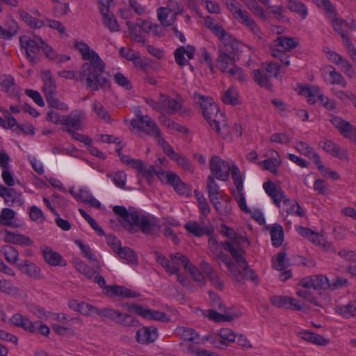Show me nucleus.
<instances>
[{"mask_svg": "<svg viewBox=\"0 0 356 356\" xmlns=\"http://www.w3.org/2000/svg\"><path fill=\"white\" fill-rule=\"evenodd\" d=\"M74 47L79 50L85 62L79 72L73 70H62L58 72L60 77L74 79L75 81L85 80L88 88L92 91L99 89L110 88V81L106 74V65L99 56L83 42H76Z\"/></svg>", "mask_w": 356, "mask_h": 356, "instance_id": "1", "label": "nucleus"}, {"mask_svg": "<svg viewBox=\"0 0 356 356\" xmlns=\"http://www.w3.org/2000/svg\"><path fill=\"white\" fill-rule=\"evenodd\" d=\"M193 99L201 108L202 115L211 127L223 138H228L230 130L227 127V120L223 113L220 112L218 106L210 97L194 92Z\"/></svg>", "mask_w": 356, "mask_h": 356, "instance_id": "2", "label": "nucleus"}, {"mask_svg": "<svg viewBox=\"0 0 356 356\" xmlns=\"http://www.w3.org/2000/svg\"><path fill=\"white\" fill-rule=\"evenodd\" d=\"M113 211L121 217V224L130 233H135L138 228L143 233L147 234L151 233L156 226V220L153 217L145 216L138 211H128L122 206H114Z\"/></svg>", "mask_w": 356, "mask_h": 356, "instance_id": "3", "label": "nucleus"}, {"mask_svg": "<svg viewBox=\"0 0 356 356\" xmlns=\"http://www.w3.org/2000/svg\"><path fill=\"white\" fill-rule=\"evenodd\" d=\"M19 42L22 47L25 49L27 58L33 63L38 62V54L40 49L43 51L47 58H55V51L39 36L31 38L28 35H23L20 37Z\"/></svg>", "mask_w": 356, "mask_h": 356, "instance_id": "4", "label": "nucleus"}, {"mask_svg": "<svg viewBox=\"0 0 356 356\" xmlns=\"http://www.w3.org/2000/svg\"><path fill=\"white\" fill-rule=\"evenodd\" d=\"M131 126L150 136L155 137L159 145V140L164 139L161 137V131L156 122L147 115L137 114L131 122Z\"/></svg>", "mask_w": 356, "mask_h": 356, "instance_id": "5", "label": "nucleus"}, {"mask_svg": "<svg viewBox=\"0 0 356 356\" xmlns=\"http://www.w3.org/2000/svg\"><path fill=\"white\" fill-rule=\"evenodd\" d=\"M216 67L222 72L228 74L241 82L245 81L247 79L241 69L236 66L235 56L219 54L216 59Z\"/></svg>", "mask_w": 356, "mask_h": 356, "instance_id": "6", "label": "nucleus"}, {"mask_svg": "<svg viewBox=\"0 0 356 356\" xmlns=\"http://www.w3.org/2000/svg\"><path fill=\"white\" fill-rule=\"evenodd\" d=\"M232 179L236 187L232 191V195L237 202L239 208L244 212H248V208L246 205L245 195L243 193V179L241 172L238 167L234 163L231 171Z\"/></svg>", "mask_w": 356, "mask_h": 356, "instance_id": "7", "label": "nucleus"}, {"mask_svg": "<svg viewBox=\"0 0 356 356\" xmlns=\"http://www.w3.org/2000/svg\"><path fill=\"white\" fill-rule=\"evenodd\" d=\"M234 163L227 162L218 156H213L209 162V169L213 176L221 181H227Z\"/></svg>", "mask_w": 356, "mask_h": 356, "instance_id": "8", "label": "nucleus"}, {"mask_svg": "<svg viewBox=\"0 0 356 356\" xmlns=\"http://www.w3.org/2000/svg\"><path fill=\"white\" fill-rule=\"evenodd\" d=\"M159 145L162 147L164 153L169 156L170 159L175 161L183 170L191 173L194 172V168L189 160L184 156L175 152L172 146L166 142L165 139L159 140Z\"/></svg>", "mask_w": 356, "mask_h": 356, "instance_id": "9", "label": "nucleus"}, {"mask_svg": "<svg viewBox=\"0 0 356 356\" xmlns=\"http://www.w3.org/2000/svg\"><path fill=\"white\" fill-rule=\"evenodd\" d=\"M302 288H309L314 290L329 289L330 280L323 275H312L302 278L299 282Z\"/></svg>", "mask_w": 356, "mask_h": 356, "instance_id": "10", "label": "nucleus"}, {"mask_svg": "<svg viewBox=\"0 0 356 356\" xmlns=\"http://www.w3.org/2000/svg\"><path fill=\"white\" fill-rule=\"evenodd\" d=\"M86 119V114L83 110H74L68 115L62 117L61 124L67 129L74 128L76 130L81 129L82 124Z\"/></svg>", "mask_w": 356, "mask_h": 356, "instance_id": "11", "label": "nucleus"}, {"mask_svg": "<svg viewBox=\"0 0 356 356\" xmlns=\"http://www.w3.org/2000/svg\"><path fill=\"white\" fill-rule=\"evenodd\" d=\"M129 309L146 319L161 322H166L169 320L164 312L143 307L139 305H131L129 306Z\"/></svg>", "mask_w": 356, "mask_h": 356, "instance_id": "12", "label": "nucleus"}, {"mask_svg": "<svg viewBox=\"0 0 356 356\" xmlns=\"http://www.w3.org/2000/svg\"><path fill=\"white\" fill-rule=\"evenodd\" d=\"M331 122L342 136L356 143V127L337 116L333 117Z\"/></svg>", "mask_w": 356, "mask_h": 356, "instance_id": "13", "label": "nucleus"}, {"mask_svg": "<svg viewBox=\"0 0 356 356\" xmlns=\"http://www.w3.org/2000/svg\"><path fill=\"white\" fill-rule=\"evenodd\" d=\"M195 48L192 45L181 46L174 52L175 62L179 66L188 65V60L194 58Z\"/></svg>", "mask_w": 356, "mask_h": 356, "instance_id": "14", "label": "nucleus"}, {"mask_svg": "<svg viewBox=\"0 0 356 356\" xmlns=\"http://www.w3.org/2000/svg\"><path fill=\"white\" fill-rule=\"evenodd\" d=\"M271 303L276 307L301 311L302 306L299 302L289 296H275L271 298Z\"/></svg>", "mask_w": 356, "mask_h": 356, "instance_id": "15", "label": "nucleus"}, {"mask_svg": "<svg viewBox=\"0 0 356 356\" xmlns=\"http://www.w3.org/2000/svg\"><path fill=\"white\" fill-rule=\"evenodd\" d=\"M240 43L231 35L220 41L218 46L220 54L235 56L239 50Z\"/></svg>", "mask_w": 356, "mask_h": 356, "instance_id": "16", "label": "nucleus"}, {"mask_svg": "<svg viewBox=\"0 0 356 356\" xmlns=\"http://www.w3.org/2000/svg\"><path fill=\"white\" fill-rule=\"evenodd\" d=\"M263 188L268 196L273 199L274 204L280 207L281 202L286 198L282 188L270 180L264 183Z\"/></svg>", "mask_w": 356, "mask_h": 356, "instance_id": "17", "label": "nucleus"}, {"mask_svg": "<svg viewBox=\"0 0 356 356\" xmlns=\"http://www.w3.org/2000/svg\"><path fill=\"white\" fill-rule=\"evenodd\" d=\"M0 197L3 198L4 201L11 206H22L23 204L20 193L17 192L12 188H7L2 184H0Z\"/></svg>", "mask_w": 356, "mask_h": 356, "instance_id": "18", "label": "nucleus"}, {"mask_svg": "<svg viewBox=\"0 0 356 356\" xmlns=\"http://www.w3.org/2000/svg\"><path fill=\"white\" fill-rule=\"evenodd\" d=\"M158 337L157 329L155 327H143L136 331V340L141 344L153 343Z\"/></svg>", "mask_w": 356, "mask_h": 356, "instance_id": "19", "label": "nucleus"}, {"mask_svg": "<svg viewBox=\"0 0 356 356\" xmlns=\"http://www.w3.org/2000/svg\"><path fill=\"white\" fill-rule=\"evenodd\" d=\"M181 13L179 6L177 10L175 8L172 9L161 7L157 10L158 19L163 26H169L175 22L177 15Z\"/></svg>", "mask_w": 356, "mask_h": 356, "instance_id": "20", "label": "nucleus"}, {"mask_svg": "<svg viewBox=\"0 0 356 356\" xmlns=\"http://www.w3.org/2000/svg\"><path fill=\"white\" fill-rule=\"evenodd\" d=\"M271 152L270 157L258 163V164L266 170L270 171L275 175H278V168L282 164L279 153L275 150H270Z\"/></svg>", "mask_w": 356, "mask_h": 356, "instance_id": "21", "label": "nucleus"}, {"mask_svg": "<svg viewBox=\"0 0 356 356\" xmlns=\"http://www.w3.org/2000/svg\"><path fill=\"white\" fill-rule=\"evenodd\" d=\"M296 149L300 154L313 159L315 164L317 165L318 169L323 168V165L321 161L320 156L314 150V149L307 143L298 141L296 143Z\"/></svg>", "mask_w": 356, "mask_h": 356, "instance_id": "22", "label": "nucleus"}, {"mask_svg": "<svg viewBox=\"0 0 356 356\" xmlns=\"http://www.w3.org/2000/svg\"><path fill=\"white\" fill-rule=\"evenodd\" d=\"M17 266L20 271L33 279L41 280L43 278L40 268L29 260H24L17 264Z\"/></svg>", "mask_w": 356, "mask_h": 356, "instance_id": "23", "label": "nucleus"}, {"mask_svg": "<svg viewBox=\"0 0 356 356\" xmlns=\"http://www.w3.org/2000/svg\"><path fill=\"white\" fill-rule=\"evenodd\" d=\"M321 145L327 153H329L332 156L342 160L348 159V154L346 151L340 148V147L333 141L325 139L321 142Z\"/></svg>", "mask_w": 356, "mask_h": 356, "instance_id": "24", "label": "nucleus"}, {"mask_svg": "<svg viewBox=\"0 0 356 356\" xmlns=\"http://www.w3.org/2000/svg\"><path fill=\"white\" fill-rule=\"evenodd\" d=\"M231 199L227 195H220V197L214 200L213 202H210L215 210L222 216H227L232 211Z\"/></svg>", "mask_w": 356, "mask_h": 356, "instance_id": "25", "label": "nucleus"}, {"mask_svg": "<svg viewBox=\"0 0 356 356\" xmlns=\"http://www.w3.org/2000/svg\"><path fill=\"white\" fill-rule=\"evenodd\" d=\"M42 92H44L45 99H48L56 95L57 86L54 79L51 76L49 71H47L44 74Z\"/></svg>", "mask_w": 356, "mask_h": 356, "instance_id": "26", "label": "nucleus"}, {"mask_svg": "<svg viewBox=\"0 0 356 356\" xmlns=\"http://www.w3.org/2000/svg\"><path fill=\"white\" fill-rule=\"evenodd\" d=\"M297 334L300 339L318 346H326L329 343L327 339L309 331H301L298 332Z\"/></svg>", "mask_w": 356, "mask_h": 356, "instance_id": "27", "label": "nucleus"}, {"mask_svg": "<svg viewBox=\"0 0 356 356\" xmlns=\"http://www.w3.org/2000/svg\"><path fill=\"white\" fill-rule=\"evenodd\" d=\"M298 42L296 41L293 38L286 36H280L273 42V46L278 47L284 51H290L297 47Z\"/></svg>", "mask_w": 356, "mask_h": 356, "instance_id": "28", "label": "nucleus"}, {"mask_svg": "<svg viewBox=\"0 0 356 356\" xmlns=\"http://www.w3.org/2000/svg\"><path fill=\"white\" fill-rule=\"evenodd\" d=\"M208 243L209 249L212 252L213 255L215 257V259H218L223 263L224 261L229 258V256L223 253L222 250V243H218L215 236H211L208 241Z\"/></svg>", "mask_w": 356, "mask_h": 356, "instance_id": "29", "label": "nucleus"}, {"mask_svg": "<svg viewBox=\"0 0 356 356\" xmlns=\"http://www.w3.org/2000/svg\"><path fill=\"white\" fill-rule=\"evenodd\" d=\"M222 245L225 250L229 252L239 267L247 262L243 257L245 250L241 248H232L228 243H222Z\"/></svg>", "mask_w": 356, "mask_h": 356, "instance_id": "30", "label": "nucleus"}, {"mask_svg": "<svg viewBox=\"0 0 356 356\" xmlns=\"http://www.w3.org/2000/svg\"><path fill=\"white\" fill-rule=\"evenodd\" d=\"M75 243L80 248L83 255L89 261L91 264H95V268L96 270H100L101 266L99 264L98 259L93 254L92 249L88 245L83 244L81 241L76 240Z\"/></svg>", "mask_w": 356, "mask_h": 356, "instance_id": "31", "label": "nucleus"}, {"mask_svg": "<svg viewBox=\"0 0 356 356\" xmlns=\"http://www.w3.org/2000/svg\"><path fill=\"white\" fill-rule=\"evenodd\" d=\"M241 314H220L213 309H209L207 311V315L209 319L215 322H229L234 320L236 318L239 317Z\"/></svg>", "mask_w": 356, "mask_h": 356, "instance_id": "32", "label": "nucleus"}, {"mask_svg": "<svg viewBox=\"0 0 356 356\" xmlns=\"http://www.w3.org/2000/svg\"><path fill=\"white\" fill-rule=\"evenodd\" d=\"M74 264L76 269L84 275L87 278L92 279L94 275L99 273L100 270H96L95 268V264H92V267H90L87 266L85 263H83L81 260L79 259H74Z\"/></svg>", "mask_w": 356, "mask_h": 356, "instance_id": "33", "label": "nucleus"}, {"mask_svg": "<svg viewBox=\"0 0 356 356\" xmlns=\"http://www.w3.org/2000/svg\"><path fill=\"white\" fill-rule=\"evenodd\" d=\"M337 314L345 318H350L356 316V299L350 301L346 305H338L335 308Z\"/></svg>", "mask_w": 356, "mask_h": 356, "instance_id": "34", "label": "nucleus"}, {"mask_svg": "<svg viewBox=\"0 0 356 356\" xmlns=\"http://www.w3.org/2000/svg\"><path fill=\"white\" fill-rule=\"evenodd\" d=\"M3 90L11 96H17L19 92V88L15 84V79L11 76H5L1 83Z\"/></svg>", "mask_w": 356, "mask_h": 356, "instance_id": "35", "label": "nucleus"}, {"mask_svg": "<svg viewBox=\"0 0 356 356\" xmlns=\"http://www.w3.org/2000/svg\"><path fill=\"white\" fill-rule=\"evenodd\" d=\"M1 252L9 264H18L19 252L14 247L9 245H3L1 248Z\"/></svg>", "mask_w": 356, "mask_h": 356, "instance_id": "36", "label": "nucleus"}, {"mask_svg": "<svg viewBox=\"0 0 356 356\" xmlns=\"http://www.w3.org/2000/svg\"><path fill=\"white\" fill-rule=\"evenodd\" d=\"M283 204L286 207L284 209L288 214L297 215L300 217L304 216L305 212L296 201H291L286 197L283 201Z\"/></svg>", "mask_w": 356, "mask_h": 356, "instance_id": "37", "label": "nucleus"}, {"mask_svg": "<svg viewBox=\"0 0 356 356\" xmlns=\"http://www.w3.org/2000/svg\"><path fill=\"white\" fill-rule=\"evenodd\" d=\"M170 263L171 266H175L177 268V271L174 274H177L181 266L186 270L191 264L189 259L181 253L172 254L170 255Z\"/></svg>", "mask_w": 356, "mask_h": 356, "instance_id": "38", "label": "nucleus"}, {"mask_svg": "<svg viewBox=\"0 0 356 356\" xmlns=\"http://www.w3.org/2000/svg\"><path fill=\"white\" fill-rule=\"evenodd\" d=\"M253 76L254 81L261 86L266 88H270L271 83L270 81V77L268 74L263 70L257 69L253 71Z\"/></svg>", "mask_w": 356, "mask_h": 356, "instance_id": "39", "label": "nucleus"}, {"mask_svg": "<svg viewBox=\"0 0 356 356\" xmlns=\"http://www.w3.org/2000/svg\"><path fill=\"white\" fill-rule=\"evenodd\" d=\"M207 189L210 202H213L214 200L219 197L220 195V187L212 176L207 177Z\"/></svg>", "mask_w": 356, "mask_h": 356, "instance_id": "40", "label": "nucleus"}, {"mask_svg": "<svg viewBox=\"0 0 356 356\" xmlns=\"http://www.w3.org/2000/svg\"><path fill=\"white\" fill-rule=\"evenodd\" d=\"M158 178L162 181L174 187L181 180L180 177L173 172H166L159 170L157 172Z\"/></svg>", "mask_w": 356, "mask_h": 356, "instance_id": "41", "label": "nucleus"}, {"mask_svg": "<svg viewBox=\"0 0 356 356\" xmlns=\"http://www.w3.org/2000/svg\"><path fill=\"white\" fill-rule=\"evenodd\" d=\"M21 19L32 29H39L43 26V22L32 17L26 11L22 9L18 10Z\"/></svg>", "mask_w": 356, "mask_h": 356, "instance_id": "42", "label": "nucleus"}, {"mask_svg": "<svg viewBox=\"0 0 356 356\" xmlns=\"http://www.w3.org/2000/svg\"><path fill=\"white\" fill-rule=\"evenodd\" d=\"M102 15L104 17V25L111 31H118L120 30V26L113 13H110V11L108 12L106 8H104V10H102Z\"/></svg>", "mask_w": 356, "mask_h": 356, "instance_id": "43", "label": "nucleus"}, {"mask_svg": "<svg viewBox=\"0 0 356 356\" xmlns=\"http://www.w3.org/2000/svg\"><path fill=\"white\" fill-rule=\"evenodd\" d=\"M272 244L275 247H280L284 241V232L282 226L275 224L270 229Z\"/></svg>", "mask_w": 356, "mask_h": 356, "instance_id": "44", "label": "nucleus"}, {"mask_svg": "<svg viewBox=\"0 0 356 356\" xmlns=\"http://www.w3.org/2000/svg\"><path fill=\"white\" fill-rule=\"evenodd\" d=\"M168 107L167 113L172 115L175 113H179L181 115L188 113V110L186 108H184L181 103L175 99L170 97V99H168Z\"/></svg>", "mask_w": 356, "mask_h": 356, "instance_id": "45", "label": "nucleus"}, {"mask_svg": "<svg viewBox=\"0 0 356 356\" xmlns=\"http://www.w3.org/2000/svg\"><path fill=\"white\" fill-rule=\"evenodd\" d=\"M44 261L50 266H56L60 264L61 255L51 249L46 248L42 250Z\"/></svg>", "mask_w": 356, "mask_h": 356, "instance_id": "46", "label": "nucleus"}, {"mask_svg": "<svg viewBox=\"0 0 356 356\" xmlns=\"http://www.w3.org/2000/svg\"><path fill=\"white\" fill-rule=\"evenodd\" d=\"M287 7L291 11L298 14L302 19L306 18L308 11L302 3L295 0H289Z\"/></svg>", "mask_w": 356, "mask_h": 356, "instance_id": "47", "label": "nucleus"}, {"mask_svg": "<svg viewBox=\"0 0 356 356\" xmlns=\"http://www.w3.org/2000/svg\"><path fill=\"white\" fill-rule=\"evenodd\" d=\"M156 262L161 265L165 271L170 275H173L177 271L175 266H171L170 260L168 259L165 256L160 254L159 252H153Z\"/></svg>", "mask_w": 356, "mask_h": 356, "instance_id": "48", "label": "nucleus"}, {"mask_svg": "<svg viewBox=\"0 0 356 356\" xmlns=\"http://www.w3.org/2000/svg\"><path fill=\"white\" fill-rule=\"evenodd\" d=\"M116 323L127 327H138L140 325L139 321L135 317L123 312L120 313Z\"/></svg>", "mask_w": 356, "mask_h": 356, "instance_id": "49", "label": "nucleus"}, {"mask_svg": "<svg viewBox=\"0 0 356 356\" xmlns=\"http://www.w3.org/2000/svg\"><path fill=\"white\" fill-rule=\"evenodd\" d=\"M185 229L195 236H202L204 234H209V231L202 227L197 222H188L184 225Z\"/></svg>", "mask_w": 356, "mask_h": 356, "instance_id": "50", "label": "nucleus"}, {"mask_svg": "<svg viewBox=\"0 0 356 356\" xmlns=\"http://www.w3.org/2000/svg\"><path fill=\"white\" fill-rule=\"evenodd\" d=\"M118 256L122 259L127 260L128 262L136 264L137 263V257L134 251L127 247L120 248L116 251Z\"/></svg>", "mask_w": 356, "mask_h": 356, "instance_id": "51", "label": "nucleus"}, {"mask_svg": "<svg viewBox=\"0 0 356 356\" xmlns=\"http://www.w3.org/2000/svg\"><path fill=\"white\" fill-rule=\"evenodd\" d=\"M227 267L234 280L237 282H243V276L242 272L238 270L234 263L229 257L223 262Z\"/></svg>", "mask_w": 356, "mask_h": 356, "instance_id": "52", "label": "nucleus"}, {"mask_svg": "<svg viewBox=\"0 0 356 356\" xmlns=\"http://www.w3.org/2000/svg\"><path fill=\"white\" fill-rule=\"evenodd\" d=\"M222 101L226 104L236 105L238 104V92L234 88H229L221 97Z\"/></svg>", "mask_w": 356, "mask_h": 356, "instance_id": "53", "label": "nucleus"}, {"mask_svg": "<svg viewBox=\"0 0 356 356\" xmlns=\"http://www.w3.org/2000/svg\"><path fill=\"white\" fill-rule=\"evenodd\" d=\"M95 312L99 316L111 320L115 323H117L121 313L120 312L111 308H105L102 309H95Z\"/></svg>", "mask_w": 356, "mask_h": 356, "instance_id": "54", "label": "nucleus"}, {"mask_svg": "<svg viewBox=\"0 0 356 356\" xmlns=\"http://www.w3.org/2000/svg\"><path fill=\"white\" fill-rule=\"evenodd\" d=\"M0 291L14 296L20 293L19 288L6 280H0Z\"/></svg>", "mask_w": 356, "mask_h": 356, "instance_id": "55", "label": "nucleus"}, {"mask_svg": "<svg viewBox=\"0 0 356 356\" xmlns=\"http://www.w3.org/2000/svg\"><path fill=\"white\" fill-rule=\"evenodd\" d=\"M330 70L329 71V74L330 77L332 78L331 80V84L332 85H339L343 88L346 87L347 86V81L344 79V77L342 76L341 73L337 72L336 69L330 66Z\"/></svg>", "mask_w": 356, "mask_h": 356, "instance_id": "56", "label": "nucleus"}, {"mask_svg": "<svg viewBox=\"0 0 356 356\" xmlns=\"http://www.w3.org/2000/svg\"><path fill=\"white\" fill-rule=\"evenodd\" d=\"M296 295L299 297L303 298L315 306L321 307V304L318 302L317 298L314 297L311 292V289L302 287L301 289H299L296 292Z\"/></svg>", "mask_w": 356, "mask_h": 356, "instance_id": "57", "label": "nucleus"}, {"mask_svg": "<svg viewBox=\"0 0 356 356\" xmlns=\"http://www.w3.org/2000/svg\"><path fill=\"white\" fill-rule=\"evenodd\" d=\"M270 49L271 54L274 58L279 59L280 62L286 67L290 65L289 55L286 54L287 51H284V50L274 46L272 47Z\"/></svg>", "mask_w": 356, "mask_h": 356, "instance_id": "58", "label": "nucleus"}, {"mask_svg": "<svg viewBox=\"0 0 356 356\" xmlns=\"http://www.w3.org/2000/svg\"><path fill=\"white\" fill-rule=\"evenodd\" d=\"M340 35L350 56L353 60L356 61V48L354 47L350 38L344 32H340Z\"/></svg>", "mask_w": 356, "mask_h": 356, "instance_id": "59", "label": "nucleus"}, {"mask_svg": "<svg viewBox=\"0 0 356 356\" xmlns=\"http://www.w3.org/2000/svg\"><path fill=\"white\" fill-rule=\"evenodd\" d=\"M337 65L340 67L341 70L345 73L348 77L353 79L355 76V71L352 64L346 58L343 56Z\"/></svg>", "mask_w": 356, "mask_h": 356, "instance_id": "60", "label": "nucleus"}, {"mask_svg": "<svg viewBox=\"0 0 356 356\" xmlns=\"http://www.w3.org/2000/svg\"><path fill=\"white\" fill-rule=\"evenodd\" d=\"M92 109L96 113L97 116L104 120L106 122L111 121V116L102 104L97 101H95L92 104Z\"/></svg>", "mask_w": 356, "mask_h": 356, "instance_id": "61", "label": "nucleus"}, {"mask_svg": "<svg viewBox=\"0 0 356 356\" xmlns=\"http://www.w3.org/2000/svg\"><path fill=\"white\" fill-rule=\"evenodd\" d=\"M158 171L159 170H156L153 165H147L143 161L142 165L140 166L137 172L143 177L149 179L152 177L154 175H156L157 176Z\"/></svg>", "mask_w": 356, "mask_h": 356, "instance_id": "62", "label": "nucleus"}, {"mask_svg": "<svg viewBox=\"0 0 356 356\" xmlns=\"http://www.w3.org/2000/svg\"><path fill=\"white\" fill-rule=\"evenodd\" d=\"M49 107L67 111L69 109L68 105L63 102H60L57 97L56 95L46 99Z\"/></svg>", "mask_w": 356, "mask_h": 356, "instance_id": "63", "label": "nucleus"}, {"mask_svg": "<svg viewBox=\"0 0 356 356\" xmlns=\"http://www.w3.org/2000/svg\"><path fill=\"white\" fill-rule=\"evenodd\" d=\"M186 352L187 353L195 355L196 356H218L212 352L201 349L192 344H189L186 346Z\"/></svg>", "mask_w": 356, "mask_h": 356, "instance_id": "64", "label": "nucleus"}]
</instances>
